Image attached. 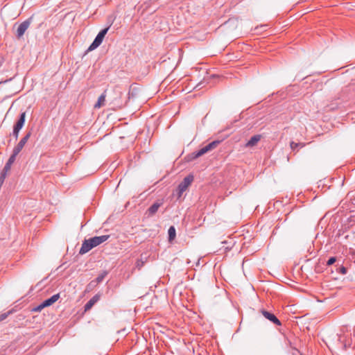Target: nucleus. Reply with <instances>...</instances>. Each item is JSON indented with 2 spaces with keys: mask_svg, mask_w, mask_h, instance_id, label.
Here are the masks:
<instances>
[{
  "mask_svg": "<svg viewBox=\"0 0 355 355\" xmlns=\"http://www.w3.org/2000/svg\"><path fill=\"white\" fill-rule=\"evenodd\" d=\"M304 146V144H302V143H296L295 141H291L290 143V146H291V148L292 150H295L298 147H303Z\"/></svg>",
  "mask_w": 355,
  "mask_h": 355,
  "instance_id": "nucleus-21",
  "label": "nucleus"
},
{
  "mask_svg": "<svg viewBox=\"0 0 355 355\" xmlns=\"http://www.w3.org/2000/svg\"><path fill=\"white\" fill-rule=\"evenodd\" d=\"M185 191L183 190V189H181V188H180L179 187H178L177 189H176V196H177V199H180L183 193Z\"/></svg>",
  "mask_w": 355,
  "mask_h": 355,
  "instance_id": "nucleus-25",
  "label": "nucleus"
},
{
  "mask_svg": "<svg viewBox=\"0 0 355 355\" xmlns=\"http://www.w3.org/2000/svg\"><path fill=\"white\" fill-rule=\"evenodd\" d=\"M261 313L267 320L270 321L274 324H276L277 326L282 325L281 321L277 318V316L274 313L266 311L264 309L261 310Z\"/></svg>",
  "mask_w": 355,
  "mask_h": 355,
  "instance_id": "nucleus-3",
  "label": "nucleus"
},
{
  "mask_svg": "<svg viewBox=\"0 0 355 355\" xmlns=\"http://www.w3.org/2000/svg\"><path fill=\"white\" fill-rule=\"evenodd\" d=\"M65 19L67 20H70V19H72L73 20L74 19V15L73 12H69L67 13L65 17H64Z\"/></svg>",
  "mask_w": 355,
  "mask_h": 355,
  "instance_id": "nucleus-27",
  "label": "nucleus"
},
{
  "mask_svg": "<svg viewBox=\"0 0 355 355\" xmlns=\"http://www.w3.org/2000/svg\"><path fill=\"white\" fill-rule=\"evenodd\" d=\"M146 260H144L142 258L138 259L136 262V267L140 270L144 265Z\"/></svg>",
  "mask_w": 355,
  "mask_h": 355,
  "instance_id": "nucleus-23",
  "label": "nucleus"
},
{
  "mask_svg": "<svg viewBox=\"0 0 355 355\" xmlns=\"http://www.w3.org/2000/svg\"><path fill=\"white\" fill-rule=\"evenodd\" d=\"M12 313V310L8 311L5 313H0V322L6 319L9 315H10Z\"/></svg>",
  "mask_w": 355,
  "mask_h": 355,
  "instance_id": "nucleus-22",
  "label": "nucleus"
},
{
  "mask_svg": "<svg viewBox=\"0 0 355 355\" xmlns=\"http://www.w3.org/2000/svg\"><path fill=\"white\" fill-rule=\"evenodd\" d=\"M107 274H108L107 271L104 270L103 272L99 274L98 275V277L96 278V279L94 281L95 282V283L99 284L104 280L105 277L107 275Z\"/></svg>",
  "mask_w": 355,
  "mask_h": 355,
  "instance_id": "nucleus-19",
  "label": "nucleus"
},
{
  "mask_svg": "<svg viewBox=\"0 0 355 355\" xmlns=\"http://www.w3.org/2000/svg\"><path fill=\"white\" fill-rule=\"evenodd\" d=\"M31 19H32V17H30L28 19L25 20V21H24L23 22H26V23L30 22V20H31Z\"/></svg>",
  "mask_w": 355,
  "mask_h": 355,
  "instance_id": "nucleus-33",
  "label": "nucleus"
},
{
  "mask_svg": "<svg viewBox=\"0 0 355 355\" xmlns=\"http://www.w3.org/2000/svg\"><path fill=\"white\" fill-rule=\"evenodd\" d=\"M336 261V257H331L327 261V266L333 265Z\"/></svg>",
  "mask_w": 355,
  "mask_h": 355,
  "instance_id": "nucleus-26",
  "label": "nucleus"
},
{
  "mask_svg": "<svg viewBox=\"0 0 355 355\" xmlns=\"http://www.w3.org/2000/svg\"><path fill=\"white\" fill-rule=\"evenodd\" d=\"M95 283L94 281H92L88 285H87V288L89 287H92V286H94V284Z\"/></svg>",
  "mask_w": 355,
  "mask_h": 355,
  "instance_id": "nucleus-31",
  "label": "nucleus"
},
{
  "mask_svg": "<svg viewBox=\"0 0 355 355\" xmlns=\"http://www.w3.org/2000/svg\"><path fill=\"white\" fill-rule=\"evenodd\" d=\"M202 85V83L200 82L197 85H196V87H199V89H201L202 87V86H201Z\"/></svg>",
  "mask_w": 355,
  "mask_h": 355,
  "instance_id": "nucleus-32",
  "label": "nucleus"
},
{
  "mask_svg": "<svg viewBox=\"0 0 355 355\" xmlns=\"http://www.w3.org/2000/svg\"><path fill=\"white\" fill-rule=\"evenodd\" d=\"M110 26H107L103 29H102L98 35L96 36L95 39L90 44L89 48L87 49V51H92L98 48L103 42L105 36L107 33Z\"/></svg>",
  "mask_w": 355,
  "mask_h": 355,
  "instance_id": "nucleus-1",
  "label": "nucleus"
},
{
  "mask_svg": "<svg viewBox=\"0 0 355 355\" xmlns=\"http://www.w3.org/2000/svg\"><path fill=\"white\" fill-rule=\"evenodd\" d=\"M270 24H261L260 25L256 26L254 28H251L254 31V34H260L263 31H265L268 28L270 27Z\"/></svg>",
  "mask_w": 355,
  "mask_h": 355,
  "instance_id": "nucleus-14",
  "label": "nucleus"
},
{
  "mask_svg": "<svg viewBox=\"0 0 355 355\" xmlns=\"http://www.w3.org/2000/svg\"><path fill=\"white\" fill-rule=\"evenodd\" d=\"M261 135H255L249 139V141L245 144V146L246 148L253 147L257 144V143L261 140Z\"/></svg>",
  "mask_w": 355,
  "mask_h": 355,
  "instance_id": "nucleus-8",
  "label": "nucleus"
},
{
  "mask_svg": "<svg viewBox=\"0 0 355 355\" xmlns=\"http://www.w3.org/2000/svg\"><path fill=\"white\" fill-rule=\"evenodd\" d=\"M94 247L92 245V241L90 239H85L82 243V246L79 250L80 254H84L87 252H88L89 250H91Z\"/></svg>",
  "mask_w": 355,
  "mask_h": 355,
  "instance_id": "nucleus-6",
  "label": "nucleus"
},
{
  "mask_svg": "<svg viewBox=\"0 0 355 355\" xmlns=\"http://www.w3.org/2000/svg\"><path fill=\"white\" fill-rule=\"evenodd\" d=\"M60 298V294L57 293L52 295L51 297L43 301V304L45 305L46 307L52 305Z\"/></svg>",
  "mask_w": 355,
  "mask_h": 355,
  "instance_id": "nucleus-13",
  "label": "nucleus"
},
{
  "mask_svg": "<svg viewBox=\"0 0 355 355\" xmlns=\"http://www.w3.org/2000/svg\"><path fill=\"white\" fill-rule=\"evenodd\" d=\"M100 296L98 295H94L85 305V311H87L92 309V307L99 300Z\"/></svg>",
  "mask_w": 355,
  "mask_h": 355,
  "instance_id": "nucleus-11",
  "label": "nucleus"
},
{
  "mask_svg": "<svg viewBox=\"0 0 355 355\" xmlns=\"http://www.w3.org/2000/svg\"><path fill=\"white\" fill-rule=\"evenodd\" d=\"M114 92L115 93V94L116 95V97L114 98L113 103L114 105H116V106L121 107L123 104L121 102H119V101L117 99L118 98H121V95H122V92L117 88V87H115L114 89Z\"/></svg>",
  "mask_w": 355,
  "mask_h": 355,
  "instance_id": "nucleus-15",
  "label": "nucleus"
},
{
  "mask_svg": "<svg viewBox=\"0 0 355 355\" xmlns=\"http://www.w3.org/2000/svg\"><path fill=\"white\" fill-rule=\"evenodd\" d=\"M8 80H6V81H0V85L2 84V83H6Z\"/></svg>",
  "mask_w": 355,
  "mask_h": 355,
  "instance_id": "nucleus-34",
  "label": "nucleus"
},
{
  "mask_svg": "<svg viewBox=\"0 0 355 355\" xmlns=\"http://www.w3.org/2000/svg\"><path fill=\"white\" fill-rule=\"evenodd\" d=\"M347 268H345V266H341L338 268V272H340L343 275H345L347 273Z\"/></svg>",
  "mask_w": 355,
  "mask_h": 355,
  "instance_id": "nucleus-28",
  "label": "nucleus"
},
{
  "mask_svg": "<svg viewBox=\"0 0 355 355\" xmlns=\"http://www.w3.org/2000/svg\"><path fill=\"white\" fill-rule=\"evenodd\" d=\"M205 153H207L204 147H202V148H200L199 150L198 151H195V152H193L192 153H191L190 155H188V157H189V161H191V160H193L195 159H197L201 156H202L203 155H205Z\"/></svg>",
  "mask_w": 355,
  "mask_h": 355,
  "instance_id": "nucleus-10",
  "label": "nucleus"
},
{
  "mask_svg": "<svg viewBox=\"0 0 355 355\" xmlns=\"http://www.w3.org/2000/svg\"><path fill=\"white\" fill-rule=\"evenodd\" d=\"M168 241L172 242L176 236V230L174 226H171L168 230Z\"/></svg>",
  "mask_w": 355,
  "mask_h": 355,
  "instance_id": "nucleus-18",
  "label": "nucleus"
},
{
  "mask_svg": "<svg viewBox=\"0 0 355 355\" xmlns=\"http://www.w3.org/2000/svg\"><path fill=\"white\" fill-rule=\"evenodd\" d=\"M193 175L192 174H189L182 180V181L178 184V187L181 188V189L186 191L193 182Z\"/></svg>",
  "mask_w": 355,
  "mask_h": 355,
  "instance_id": "nucleus-5",
  "label": "nucleus"
},
{
  "mask_svg": "<svg viewBox=\"0 0 355 355\" xmlns=\"http://www.w3.org/2000/svg\"><path fill=\"white\" fill-rule=\"evenodd\" d=\"M220 143V141L215 140V141H213L211 143L208 144L205 146H204V148H205L206 152L208 153L209 151L212 150L214 148H216Z\"/></svg>",
  "mask_w": 355,
  "mask_h": 355,
  "instance_id": "nucleus-16",
  "label": "nucleus"
},
{
  "mask_svg": "<svg viewBox=\"0 0 355 355\" xmlns=\"http://www.w3.org/2000/svg\"><path fill=\"white\" fill-rule=\"evenodd\" d=\"M25 120H26V112H23L20 114V116L13 128L20 130L23 128V126L25 123Z\"/></svg>",
  "mask_w": 355,
  "mask_h": 355,
  "instance_id": "nucleus-9",
  "label": "nucleus"
},
{
  "mask_svg": "<svg viewBox=\"0 0 355 355\" xmlns=\"http://www.w3.org/2000/svg\"><path fill=\"white\" fill-rule=\"evenodd\" d=\"M19 130L13 128L12 135L17 139L19 136Z\"/></svg>",
  "mask_w": 355,
  "mask_h": 355,
  "instance_id": "nucleus-29",
  "label": "nucleus"
},
{
  "mask_svg": "<svg viewBox=\"0 0 355 355\" xmlns=\"http://www.w3.org/2000/svg\"><path fill=\"white\" fill-rule=\"evenodd\" d=\"M30 24H20L17 30V37L21 38L24 34L25 31L28 29Z\"/></svg>",
  "mask_w": 355,
  "mask_h": 355,
  "instance_id": "nucleus-12",
  "label": "nucleus"
},
{
  "mask_svg": "<svg viewBox=\"0 0 355 355\" xmlns=\"http://www.w3.org/2000/svg\"><path fill=\"white\" fill-rule=\"evenodd\" d=\"M46 306H45V305L43 304V302H42L40 304L34 307L32 311H35V312L41 311Z\"/></svg>",
  "mask_w": 355,
  "mask_h": 355,
  "instance_id": "nucleus-24",
  "label": "nucleus"
},
{
  "mask_svg": "<svg viewBox=\"0 0 355 355\" xmlns=\"http://www.w3.org/2000/svg\"><path fill=\"white\" fill-rule=\"evenodd\" d=\"M164 204L163 199L157 200L155 201L152 205H150L148 209L145 212V216L147 218H151L155 215L157 212L159 208L162 206Z\"/></svg>",
  "mask_w": 355,
  "mask_h": 355,
  "instance_id": "nucleus-2",
  "label": "nucleus"
},
{
  "mask_svg": "<svg viewBox=\"0 0 355 355\" xmlns=\"http://www.w3.org/2000/svg\"><path fill=\"white\" fill-rule=\"evenodd\" d=\"M106 98V90L98 97L97 103L94 105L95 108H99L104 105Z\"/></svg>",
  "mask_w": 355,
  "mask_h": 355,
  "instance_id": "nucleus-17",
  "label": "nucleus"
},
{
  "mask_svg": "<svg viewBox=\"0 0 355 355\" xmlns=\"http://www.w3.org/2000/svg\"><path fill=\"white\" fill-rule=\"evenodd\" d=\"M230 19L226 20L225 22L228 23V22H230Z\"/></svg>",
  "mask_w": 355,
  "mask_h": 355,
  "instance_id": "nucleus-35",
  "label": "nucleus"
},
{
  "mask_svg": "<svg viewBox=\"0 0 355 355\" xmlns=\"http://www.w3.org/2000/svg\"><path fill=\"white\" fill-rule=\"evenodd\" d=\"M17 155H18V153H17L16 152L12 150V153L10 156V157L8 159L7 162L12 165L15 162V161L16 159V157L17 156Z\"/></svg>",
  "mask_w": 355,
  "mask_h": 355,
  "instance_id": "nucleus-20",
  "label": "nucleus"
},
{
  "mask_svg": "<svg viewBox=\"0 0 355 355\" xmlns=\"http://www.w3.org/2000/svg\"><path fill=\"white\" fill-rule=\"evenodd\" d=\"M349 254L352 256V259L355 262V250L349 249Z\"/></svg>",
  "mask_w": 355,
  "mask_h": 355,
  "instance_id": "nucleus-30",
  "label": "nucleus"
},
{
  "mask_svg": "<svg viewBox=\"0 0 355 355\" xmlns=\"http://www.w3.org/2000/svg\"><path fill=\"white\" fill-rule=\"evenodd\" d=\"M110 238V235H102L99 236H94L89 238L92 243L93 246L95 248L103 242L106 241Z\"/></svg>",
  "mask_w": 355,
  "mask_h": 355,
  "instance_id": "nucleus-7",
  "label": "nucleus"
},
{
  "mask_svg": "<svg viewBox=\"0 0 355 355\" xmlns=\"http://www.w3.org/2000/svg\"><path fill=\"white\" fill-rule=\"evenodd\" d=\"M31 135V132H28L26 134V135L19 141V142L17 144L16 146L13 148V151L16 152L17 153H19L20 151L22 150L26 142L28 141V139L30 138Z\"/></svg>",
  "mask_w": 355,
  "mask_h": 355,
  "instance_id": "nucleus-4",
  "label": "nucleus"
}]
</instances>
